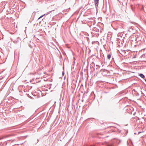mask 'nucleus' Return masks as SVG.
Listing matches in <instances>:
<instances>
[{"instance_id": "obj_1", "label": "nucleus", "mask_w": 146, "mask_h": 146, "mask_svg": "<svg viewBox=\"0 0 146 146\" xmlns=\"http://www.w3.org/2000/svg\"><path fill=\"white\" fill-rule=\"evenodd\" d=\"M140 58L142 59V61L146 62V54H143L141 56Z\"/></svg>"}, {"instance_id": "obj_2", "label": "nucleus", "mask_w": 146, "mask_h": 146, "mask_svg": "<svg viewBox=\"0 0 146 146\" xmlns=\"http://www.w3.org/2000/svg\"><path fill=\"white\" fill-rule=\"evenodd\" d=\"M120 53L123 56H125L127 55V54H126V52L125 50H121Z\"/></svg>"}, {"instance_id": "obj_3", "label": "nucleus", "mask_w": 146, "mask_h": 146, "mask_svg": "<svg viewBox=\"0 0 146 146\" xmlns=\"http://www.w3.org/2000/svg\"><path fill=\"white\" fill-rule=\"evenodd\" d=\"M94 1L95 4V6L96 8L98 7L99 0H94Z\"/></svg>"}, {"instance_id": "obj_4", "label": "nucleus", "mask_w": 146, "mask_h": 146, "mask_svg": "<svg viewBox=\"0 0 146 146\" xmlns=\"http://www.w3.org/2000/svg\"><path fill=\"white\" fill-rule=\"evenodd\" d=\"M139 75L140 76L141 78H143V79L145 80V76L142 74H139Z\"/></svg>"}, {"instance_id": "obj_5", "label": "nucleus", "mask_w": 146, "mask_h": 146, "mask_svg": "<svg viewBox=\"0 0 146 146\" xmlns=\"http://www.w3.org/2000/svg\"><path fill=\"white\" fill-rule=\"evenodd\" d=\"M111 55L110 54H108V56H107V58H108V59L110 60L111 57Z\"/></svg>"}, {"instance_id": "obj_6", "label": "nucleus", "mask_w": 146, "mask_h": 146, "mask_svg": "<svg viewBox=\"0 0 146 146\" xmlns=\"http://www.w3.org/2000/svg\"><path fill=\"white\" fill-rule=\"evenodd\" d=\"M46 15V14H44L42 15H41V16H40L38 19H40V18H41L43 16H44L45 15Z\"/></svg>"}, {"instance_id": "obj_7", "label": "nucleus", "mask_w": 146, "mask_h": 146, "mask_svg": "<svg viewBox=\"0 0 146 146\" xmlns=\"http://www.w3.org/2000/svg\"><path fill=\"white\" fill-rule=\"evenodd\" d=\"M108 146H116L113 144H110Z\"/></svg>"}, {"instance_id": "obj_8", "label": "nucleus", "mask_w": 146, "mask_h": 146, "mask_svg": "<svg viewBox=\"0 0 146 146\" xmlns=\"http://www.w3.org/2000/svg\"><path fill=\"white\" fill-rule=\"evenodd\" d=\"M84 146H90L88 145H84Z\"/></svg>"}, {"instance_id": "obj_9", "label": "nucleus", "mask_w": 146, "mask_h": 146, "mask_svg": "<svg viewBox=\"0 0 146 146\" xmlns=\"http://www.w3.org/2000/svg\"><path fill=\"white\" fill-rule=\"evenodd\" d=\"M38 142V139H37V142H36V143H37Z\"/></svg>"}, {"instance_id": "obj_10", "label": "nucleus", "mask_w": 146, "mask_h": 146, "mask_svg": "<svg viewBox=\"0 0 146 146\" xmlns=\"http://www.w3.org/2000/svg\"><path fill=\"white\" fill-rule=\"evenodd\" d=\"M123 39H122V40H121V44H122V42H123Z\"/></svg>"}, {"instance_id": "obj_11", "label": "nucleus", "mask_w": 146, "mask_h": 146, "mask_svg": "<svg viewBox=\"0 0 146 146\" xmlns=\"http://www.w3.org/2000/svg\"><path fill=\"white\" fill-rule=\"evenodd\" d=\"M62 74L63 75H64V72H63Z\"/></svg>"}, {"instance_id": "obj_12", "label": "nucleus", "mask_w": 146, "mask_h": 146, "mask_svg": "<svg viewBox=\"0 0 146 146\" xmlns=\"http://www.w3.org/2000/svg\"><path fill=\"white\" fill-rule=\"evenodd\" d=\"M14 141V140H12V141Z\"/></svg>"}]
</instances>
